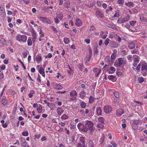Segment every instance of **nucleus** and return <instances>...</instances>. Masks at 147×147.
I'll list each match as a JSON object with an SVG mask.
<instances>
[{"label": "nucleus", "mask_w": 147, "mask_h": 147, "mask_svg": "<svg viewBox=\"0 0 147 147\" xmlns=\"http://www.w3.org/2000/svg\"><path fill=\"white\" fill-rule=\"evenodd\" d=\"M93 125V123L91 121L88 120L85 121V124L79 123L77 125V127L80 131L86 133L89 130L92 132L95 129Z\"/></svg>", "instance_id": "f257e3e1"}, {"label": "nucleus", "mask_w": 147, "mask_h": 147, "mask_svg": "<svg viewBox=\"0 0 147 147\" xmlns=\"http://www.w3.org/2000/svg\"><path fill=\"white\" fill-rule=\"evenodd\" d=\"M16 39L18 41L20 42H25L27 39V36L24 35L18 34L16 37Z\"/></svg>", "instance_id": "f03ea898"}, {"label": "nucleus", "mask_w": 147, "mask_h": 147, "mask_svg": "<svg viewBox=\"0 0 147 147\" xmlns=\"http://www.w3.org/2000/svg\"><path fill=\"white\" fill-rule=\"evenodd\" d=\"M70 96L69 100L71 101H74L76 99L77 93L75 90H73L70 93Z\"/></svg>", "instance_id": "7ed1b4c3"}, {"label": "nucleus", "mask_w": 147, "mask_h": 147, "mask_svg": "<svg viewBox=\"0 0 147 147\" xmlns=\"http://www.w3.org/2000/svg\"><path fill=\"white\" fill-rule=\"evenodd\" d=\"M141 70L142 72L143 75L146 76L147 74V64L145 63L142 65Z\"/></svg>", "instance_id": "20e7f679"}, {"label": "nucleus", "mask_w": 147, "mask_h": 147, "mask_svg": "<svg viewBox=\"0 0 147 147\" xmlns=\"http://www.w3.org/2000/svg\"><path fill=\"white\" fill-rule=\"evenodd\" d=\"M39 20L43 22L50 24L51 23V21L47 17H40Z\"/></svg>", "instance_id": "39448f33"}, {"label": "nucleus", "mask_w": 147, "mask_h": 147, "mask_svg": "<svg viewBox=\"0 0 147 147\" xmlns=\"http://www.w3.org/2000/svg\"><path fill=\"white\" fill-rule=\"evenodd\" d=\"M104 110L105 112L106 113H109L112 111V108L110 105H106L104 106Z\"/></svg>", "instance_id": "423d86ee"}, {"label": "nucleus", "mask_w": 147, "mask_h": 147, "mask_svg": "<svg viewBox=\"0 0 147 147\" xmlns=\"http://www.w3.org/2000/svg\"><path fill=\"white\" fill-rule=\"evenodd\" d=\"M95 13L96 16L98 17L103 18L104 17V15L103 13L101 11V10L99 9L96 10Z\"/></svg>", "instance_id": "0eeeda50"}, {"label": "nucleus", "mask_w": 147, "mask_h": 147, "mask_svg": "<svg viewBox=\"0 0 147 147\" xmlns=\"http://www.w3.org/2000/svg\"><path fill=\"white\" fill-rule=\"evenodd\" d=\"M137 45V41H133L130 43L128 45V47L129 49H133Z\"/></svg>", "instance_id": "6e6552de"}, {"label": "nucleus", "mask_w": 147, "mask_h": 147, "mask_svg": "<svg viewBox=\"0 0 147 147\" xmlns=\"http://www.w3.org/2000/svg\"><path fill=\"white\" fill-rule=\"evenodd\" d=\"M123 62V59L122 58L118 59L115 63V64L117 66L121 65Z\"/></svg>", "instance_id": "1a4fd4ad"}, {"label": "nucleus", "mask_w": 147, "mask_h": 147, "mask_svg": "<svg viewBox=\"0 0 147 147\" xmlns=\"http://www.w3.org/2000/svg\"><path fill=\"white\" fill-rule=\"evenodd\" d=\"M1 98L2 104L4 105H6L8 102L6 97L5 96H3Z\"/></svg>", "instance_id": "9d476101"}, {"label": "nucleus", "mask_w": 147, "mask_h": 147, "mask_svg": "<svg viewBox=\"0 0 147 147\" xmlns=\"http://www.w3.org/2000/svg\"><path fill=\"white\" fill-rule=\"evenodd\" d=\"M129 17H130L129 15H127L121 20L120 23H123L127 22L129 20Z\"/></svg>", "instance_id": "9b49d317"}, {"label": "nucleus", "mask_w": 147, "mask_h": 147, "mask_svg": "<svg viewBox=\"0 0 147 147\" xmlns=\"http://www.w3.org/2000/svg\"><path fill=\"white\" fill-rule=\"evenodd\" d=\"M109 45L111 48H116L118 46L117 43L113 41H111L110 42Z\"/></svg>", "instance_id": "f8f14e48"}, {"label": "nucleus", "mask_w": 147, "mask_h": 147, "mask_svg": "<svg viewBox=\"0 0 147 147\" xmlns=\"http://www.w3.org/2000/svg\"><path fill=\"white\" fill-rule=\"evenodd\" d=\"M124 113V111L122 109H119L116 111V115L117 116H121Z\"/></svg>", "instance_id": "ddd939ff"}, {"label": "nucleus", "mask_w": 147, "mask_h": 147, "mask_svg": "<svg viewBox=\"0 0 147 147\" xmlns=\"http://www.w3.org/2000/svg\"><path fill=\"white\" fill-rule=\"evenodd\" d=\"M110 57L109 56H107L105 59V62H107L110 65H111L113 64V61H111V62L110 61Z\"/></svg>", "instance_id": "4468645a"}, {"label": "nucleus", "mask_w": 147, "mask_h": 147, "mask_svg": "<svg viewBox=\"0 0 147 147\" xmlns=\"http://www.w3.org/2000/svg\"><path fill=\"white\" fill-rule=\"evenodd\" d=\"M82 22L81 20L79 19H77L76 20L75 24L78 26H80L82 25Z\"/></svg>", "instance_id": "2eb2a0df"}, {"label": "nucleus", "mask_w": 147, "mask_h": 147, "mask_svg": "<svg viewBox=\"0 0 147 147\" xmlns=\"http://www.w3.org/2000/svg\"><path fill=\"white\" fill-rule=\"evenodd\" d=\"M133 61H134L137 62H139L140 59V57L139 56L136 55H134L133 56Z\"/></svg>", "instance_id": "dca6fc26"}, {"label": "nucleus", "mask_w": 147, "mask_h": 147, "mask_svg": "<svg viewBox=\"0 0 147 147\" xmlns=\"http://www.w3.org/2000/svg\"><path fill=\"white\" fill-rule=\"evenodd\" d=\"M57 111L59 115H61L63 112L64 111L61 108H57Z\"/></svg>", "instance_id": "f3484780"}, {"label": "nucleus", "mask_w": 147, "mask_h": 147, "mask_svg": "<svg viewBox=\"0 0 147 147\" xmlns=\"http://www.w3.org/2000/svg\"><path fill=\"white\" fill-rule=\"evenodd\" d=\"M42 59V56L40 55H37L36 57V60L38 63H39Z\"/></svg>", "instance_id": "a211bd4d"}, {"label": "nucleus", "mask_w": 147, "mask_h": 147, "mask_svg": "<svg viewBox=\"0 0 147 147\" xmlns=\"http://www.w3.org/2000/svg\"><path fill=\"white\" fill-rule=\"evenodd\" d=\"M96 114L98 115H101L102 114V111L101 108L100 107H98L96 109Z\"/></svg>", "instance_id": "6ab92c4d"}, {"label": "nucleus", "mask_w": 147, "mask_h": 147, "mask_svg": "<svg viewBox=\"0 0 147 147\" xmlns=\"http://www.w3.org/2000/svg\"><path fill=\"white\" fill-rule=\"evenodd\" d=\"M79 95L81 98L83 99L86 96V92L84 91H81Z\"/></svg>", "instance_id": "aec40b11"}, {"label": "nucleus", "mask_w": 147, "mask_h": 147, "mask_svg": "<svg viewBox=\"0 0 147 147\" xmlns=\"http://www.w3.org/2000/svg\"><path fill=\"white\" fill-rule=\"evenodd\" d=\"M119 11L118 10H117L115 11V13L113 16L114 18H118L119 16Z\"/></svg>", "instance_id": "412c9836"}, {"label": "nucleus", "mask_w": 147, "mask_h": 147, "mask_svg": "<svg viewBox=\"0 0 147 147\" xmlns=\"http://www.w3.org/2000/svg\"><path fill=\"white\" fill-rule=\"evenodd\" d=\"M88 146L89 147H94V144L92 140H89L88 143Z\"/></svg>", "instance_id": "4be33fe9"}, {"label": "nucleus", "mask_w": 147, "mask_h": 147, "mask_svg": "<svg viewBox=\"0 0 147 147\" xmlns=\"http://www.w3.org/2000/svg\"><path fill=\"white\" fill-rule=\"evenodd\" d=\"M55 87L56 89L58 90H61L63 88V86H61L60 84H55Z\"/></svg>", "instance_id": "5701e85b"}, {"label": "nucleus", "mask_w": 147, "mask_h": 147, "mask_svg": "<svg viewBox=\"0 0 147 147\" xmlns=\"http://www.w3.org/2000/svg\"><path fill=\"white\" fill-rule=\"evenodd\" d=\"M27 44L29 46H31L32 45V42L30 37L28 39Z\"/></svg>", "instance_id": "b1692460"}, {"label": "nucleus", "mask_w": 147, "mask_h": 147, "mask_svg": "<svg viewBox=\"0 0 147 147\" xmlns=\"http://www.w3.org/2000/svg\"><path fill=\"white\" fill-rule=\"evenodd\" d=\"M80 142L82 143V144H85V138L83 137H81L80 138Z\"/></svg>", "instance_id": "393cba45"}, {"label": "nucleus", "mask_w": 147, "mask_h": 147, "mask_svg": "<svg viewBox=\"0 0 147 147\" xmlns=\"http://www.w3.org/2000/svg\"><path fill=\"white\" fill-rule=\"evenodd\" d=\"M104 118L101 117H99L98 119V121L102 123H104Z\"/></svg>", "instance_id": "a878e982"}, {"label": "nucleus", "mask_w": 147, "mask_h": 147, "mask_svg": "<svg viewBox=\"0 0 147 147\" xmlns=\"http://www.w3.org/2000/svg\"><path fill=\"white\" fill-rule=\"evenodd\" d=\"M125 5L128 7H130L131 6H133L134 5V3L133 2H130L125 3Z\"/></svg>", "instance_id": "bb28decb"}, {"label": "nucleus", "mask_w": 147, "mask_h": 147, "mask_svg": "<svg viewBox=\"0 0 147 147\" xmlns=\"http://www.w3.org/2000/svg\"><path fill=\"white\" fill-rule=\"evenodd\" d=\"M116 77V76H115L111 75L108 76V78L110 80H113Z\"/></svg>", "instance_id": "cd10ccee"}, {"label": "nucleus", "mask_w": 147, "mask_h": 147, "mask_svg": "<svg viewBox=\"0 0 147 147\" xmlns=\"http://www.w3.org/2000/svg\"><path fill=\"white\" fill-rule=\"evenodd\" d=\"M35 93V92L33 90H31L30 91V93L28 95L30 98H32L33 96V94Z\"/></svg>", "instance_id": "c85d7f7f"}, {"label": "nucleus", "mask_w": 147, "mask_h": 147, "mask_svg": "<svg viewBox=\"0 0 147 147\" xmlns=\"http://www.w3.org/2000/svg\"><path fill=\"white\" fill-rule=\"evenodd\" d=\"M64 41L65 44H68L69 42V40L67 38L65 37L64 38Z\"/></svg>", "instance_id": "c756f323"}, {"label": "nucleus", "mask_w": 147, "mask_h": 147, "mask_svg": "<svg viewBox=\"0 0 147 147\" xmlns=\"http://www.w3.org/2000/svg\"><path fill=\"white\" fill-rule=\"evenodd\" d=\"M42 107L41 105H40L38 108L37 109V111L39 113H40L42 111Z\"/></svg>", "instance_id": "7c9ffc66"}, {"label": "nucleus", "mask_w": 147, "mask_h": 147, "mask_svg": "<svg viewBox=\"0 0 147 147\" xmlns=\"http://www.w3.org/2000/svg\"><path fill=\"white\" fill-rule=\"evenodd\" d=\"M22 144V147H29L28 145L27 144V142L26 141L23 142Z\"/></svg>", "instance_id": "2f4dec72"}, {"label": "nucleus", "mask_w": 147, "mask_h": 147, "mask_svg": "<svg viewBox=\"0 0 147 147\" xmlns=\"http://www.w3.org/2000/svg\"><path fill=\"white\" fill-rule=\"evenodd\" d=\"M63 15L62 13H60L56 17H57L58 19L61 20L62 19L63 17Z\"/></svg>", "instance_id": "473e14b6"}, {"label": "nucleus", "mask_w": 147, "mask_h": 147, "mask_svg": "<svg viewBox=\"0 0 147 147\" xmlns=\"http://www.w3.org/2000/svg\"><path fill=\"white\" fill-rule=\"evenodd\" d=\"M69 116L64 114L61 117V118L63 120L66 119H68Z\"/></svg>", "instance_id": "72a5a7b5"}, {"label": "nucleus", "mask_w": 147, "mask_h": 147, "mask_svg": "<svg viewBox=\"0 0 147 147\" xmlns=\"http://www.w3.org/2000/svg\"><path fill=\"white\" fill-rule=\"evenodd\" d=\"M138 81L140 83H142L144 81V79L142 77H140L138 78Z\"/></svg>", "instance_id": "f704fd0d"}, {"label": "nucleus", "mask_w": 147, "mask_h": 147, "mask_svg": "<svg viewBox=\"0 0 147 147\" xmlns=\"http://www.w3.org/2000/svg\"><path fill=\"white\" fill-rule=\"evenodd\" d=\"M97 127L98 128L102 129L103 128L104 125L102 123H98L97 125Z\"/></svg>", "instance_id": "c9c22d12"}, {"label": "nucleus", "mask_w": 147, "mask_h": 147, "mask_svg": "<svg viewBox=\"0 0 147 147\" xmlns=\"http://www.w3.org/2000/svg\"><path fill=\"white\" fill-rule=\"evenodd\" d=\"M139 123L140 120L139 119L134 120L133 121V123L137 125Z\"/></svg>", "instance_id": "e433bc0d"}, {"label": "nucleus", "mask_w": 147, "mask_h": 147, "mask_svg": "<svg viewBox=\"0 0 147 147\" xmlns=\"http://www.w3.org/2000/svg\"><path fill=\"white\" fill-rule=\"evenodd\" d=\"M94 99L93 97L92 96H90L89 98V102L90 103H92L94 101Z\"/></svg>", "instance_id": "4c0bfd02"}, {"label": "nucleus", "mask_w": 147, "mask_h": 147, "mask_svg": "<svg viewBox=\"0 0 147 147\" xmlns=\"http://www.w3.org/2000/svg\"><path fill=\"white\" fill-rule=\"evenodd\" d=\"M86 103L83 102H81V106L82 108H84L86 106Z\"/></svg>", "instance_id": "58836bf2"}, {"label": "nucleus", "mask_w": 147, "mask_h": 147, "mask_svg": "<svg viewBox=\"0 0 147 147\" xmlns=\"http://www.w3.org/2000/svg\"><path fill=\"white\" fill-rule=\"evenodd\" d=\"M132 129L134 130H136L137 129V125L133 123L132 125Z\"/></svg>", "instance_id": "ea45409f"}, {"label": "nucleus", "mask_w": 147, "mask_h": 147, "mask_svg": "<svg viewBox=\"0 0 147 147\" xmlns=\"http://www.w3.org/2000/svg\"><path fill=\"white\" fill-rule=\"evenodd\" d=\"M114 96L117 98H118L119 97V93L117 92H115L113 93Z\"/></svg>", "instance_id": "a19ab883"}, {"label": "nucleus", "mask_w": 147, "mask_h": 147, "mask_svg": "<svg viewBox=\"0 0 147 147\" xmlns=\"http://www.w3.org/2000/svg\"><path fill=\"white\" fill-rule=\"evenodd\" d=\"M116 57V55L115 54L113 53L111 56V59H112L111 61H113V62H114V60L115 58Z\"/></svg>", "instance_id": "79ce46f5"}, {"label": "nucleus", "mask_w": 147, "mask_h": 147, "mask_svg": "<svg viewBox=\"0 0 147 147\" xmlns=\"http://www.w3.org/2000/svg\"><path fill=\"white\" fill-rule=\"evenodd\" d=\"M78 68L80 70L82 71L83 70V65L82 64H79L78 65Z\"/></svg>", "instance_id": "37998d69"}, {"label": "nucleus", "mask_w": 147, "mask_h": 147, "mask_svg": "<svg viewBox=\"0 0 147 147\" xmlns=\"http://www.w3.org/2000/svg\"><path fill=\"white\" fill-rule=\"evenodd\" d=\"M136 22L135 21H132L129 22L130 24L132 26H135V24H136Z\"/></svg>", "instance_id": "c03bdc74"}, {"label": "nucleus", "mask_w": 147, "mask_h": 147, "mask_svg": "<svg viewBox=\"0 0 147 147\" xmlns=\"http://www.w3.org/2000/svg\"><path fill=\"white\" fill-rule=\"evenodd\" d=\"M38 71L40 74H41L43 71H44V70L43 69L42 67H41L39 68Z\"/></svg>", "instance_id": "a18cd8bd"}, {"label": "nucleus", "mask_w": 147, "mask_h": 147, "mask_svg": "<svg viewBox=\"0 0 147 147\" xmlns=\"http://www.w3.org/2000/svg\"><path fill=\"white\" fill-rule=\"evenodd\" d=\"M51 28L52 29L53 31L55 33H57V30L56 28L53 26H51Z\"/></svg>", "instance_id": "49530a36"}, {"label": "nucleus", "mask_w": 147, "mask_h": 147, "mask_svg": "<svg viewBox=\"0 0 147 147\" xmlns=\"http://www.w3.org/2000/svg\"><path fill=\"white\" fill-rule=\"evenodd\" d=\"M109 39L108 38H107L105 41V45L106 46H107L108 45L109 43Z\"/></svg>", "instance_id": "de8ad7c7"}, {"label": "nucleus", "mask_w": 147, "mask_h": 147, "mask_svg": "<svg viewBox=\"0 0 147 147\" xmlns=\"http://www.w3.org/2000/svg\"><path fill=\"white\" fill-rule=\"evenodd\" d=\"M52 57V55L51 53H49L48 55L45 57V58H51Z\"/></svg>", "instance_id": "09e8293b"}, {"label": "nucleus", "mask_w": 147, "mask_h": 147, "mask_svg": "<svg viewBox=\"0 0 147 147\" xmlns=\"http://www.w3.org/2000/svg\"><path fill=\"white\" fill-rule=\"evenodd\" d=\"M138 51V50L136 49H135L133 51H131V53L132 54H138L137 52Z\"/></svg>", "instance_id": "8fccbe9b"}, {"label": "nucleus", "mask_w": 147, "mask_h": 147, "mask_svg": "<svg viewBox=\"0 0 147 147\" xmlns=\"http://www.w3.org/2000/svg\"><path fill=\"white\" fill-rule=\"evenodd\" d=\"M101 70H98L97 72L95 73V75L96 76H98L99 74L100 73Z\"/></svg>", "instance_id": "3c124183"}, {"label": "nucleus", "mask_w": 147, "mask_h": 147, "mask_svg": "<svg viewBox=\"0 0 147 147\" xmlns=\"http://www.w3.org/2000/svg\"><path fill=\"white\" fill-rule=\"evenodd\" d=\"M0 68L2 70H4L5 68V66L4 65H2L0 66Z\"/></svg>", "instance_id": "603ef678"}, {"label": "nucleus", "mask_w": 147, "mask_h": 147, "mask_svg": "<svg viewBox=\"0 0 147 147\" xmlns=\"http://www.w3.org/2000/svg\"><path fill=\"white\" fill-rule=\"evenodd\" d=\"M22 135L24 136H27L28 135V133L27 131H24L22 133Z\"/></svg>", "instance_id": "864d4df0"}, {"label": "nucleus", "mask_w": 147, "mask_h": 147, "mask_svg": "<svg viewBox=\"0 0 147 147\" xmlns=\"http://www.w3.org/2000/svg\"><path fill=\"white\" fill-rule=\"evenodd\" d=\"M132 56L131 55H129L127 56V58L128 60H131L130 61H132L131 59H132Z\"/></svg>", "instance_id": "5fc2aeb1"}, {"label": "nucleus", "mask_w": 147, "mask_h": 147, "mask_svg": "<svg viewBox=\"0 0 147 147\" xmlns=\"http://www.w3.org/2000/svg\"><path fill=\"white\" fill-rule=\"evenodd\" d=\"M95 29L96 28H95L94 26V25H92L91 26L90 30V31H94Z\"/></svg>", "instance_id": "6e6d98bb"}, {"label": "nucleus", "mask_w": 147, "mask_h": 147, "mask_svg": "<svg viewBox=\"0 0 147 147\" xmlns=\"http://www.w3.org/2000/svg\"><path fill=\"white\" fill-rule=\"evenodd\" d=\"M111 144L113 147H116L117 146V145L116 143L113 142H111Z\"/></svg>", "instance_id": "4d7b16f0"}, {"label": "nucleus", "mask_w": 147, "mask_h": 147, "mask_svg": "<svg viewBox=\"0 0 147 147\" xmlns=\"http://www.w3.org/2000/svg\"><path fill=\"white\" fill-rule=\"evenodd\" d=\"M55 22L56 24H58L59 23V19L57 17L55 18L54 19Z\"/></svg>", "instance_id": "13d9d810"}, {"label": "nucleus", "mask_w": 147, "mask_h": 147, "mask_svg": "<svg viewBox=\"0 0 147 147\" xmlns=\"http://www.w3.org/2000/svg\"><path fill=\"white\" fill-rule=\"evenodd\" d=\"M124 2V1L123 0H118L117 1V3L119 4H123Z\"/></svg>", "instance_id": "bf43d9fd"}, {"label": "nucleus", "mask_w": 147, "mask_h": 147, "mask_svg": "<svg viewBox=\"0 0 147 147\" xmlns=\"http://www.w3.org/2000/svg\"><path fill=\"white\" fill-rule=\"evenodd\" d=\"M97 5L98 7H100L101 5V3L100 1H98L97 2Z\"/></svg>", "instance_id": "052dcab7"}, {"label": "nucleus", "mask_w": 147, "mask_h": 147, "mask_svg": "<svg viewBox=\"0 0 147 147\" xmlns=\"http://www.w3.org/2000/svg\"><path fill=\"white\" fill-rule=\"evenodd\" d=\"M40 34H41V35L40 36V37H42V36H44V34L43 33L42 31V30L41 29H40V32H39Z\"/></svg>", "instance_id": "680f3d73"}, {"label": "nucleus", "mask_w": 147, "mask_h": 147, "mask_svg": "<svg viewBox=\"0 0 147 147\" xmlns=\"http://www.w3.org/2000/svg\"><path fill=\"white\" fill-rule=\"evenodd\" d=\"M85 41L87 44H88L90 43V39H86L85 40Z\"/></svg>", "instance_id": "e2e57ef3"}, {"label": "nucleus", "mask_w": 147, "mask_h": 147, "mask_svg": "<svg viewBox=\"0 0 147 147\" xmlns=\"http://www.w3.org/2000/svg\"><path fill=\"white\" fill-rule=\"evenodd\" d=\"M110 69L113 72H115V68L113 67H111Z\"/></svg>", "instance_id": "0e129e2a"}, {"label": "nucleus", "mask_w": 147, "mask_h": 147, "mask_svg": "<svg viewBox=\"0 0 147 147\" xmlns=\"http://www.w3.org/2000/svg\"><path fill=\"white\" fill-rule=\"evenodd\" d=\"M9 61L8 59H5L3 61V63L5 64H7L8 63Z\"/></svg>", "instance_id": "69168bd1"}, {"label": "nucleus", "mask_w": 147, "mask_h": 147, "mask_svg": "<svg viewBox=\"0 0 147 147\" xmlns=\"http://www.w3.org/2000/svg\"><path fill=\"white\" fill-rule=\"evenodd\" d=\"M138 63V62H137L134 61L133 65L135 67H136Z\"/></svg>", "instance_id": "338daca9"}, {"label": "nucleus", "mask_w": 147, "mask_h": 147, "mask_svg": "<svg viewBox=\"0 0 147 147\" xmlns=\"http://www.w3.org/2000/svg\"><path fill=\"white\" fill-rule=\"evenodd\" d=\"M82 145L80 143H78L77 145V147H82Z\"/></svg>", "instance_id": "774afa93"}]
</instances>
